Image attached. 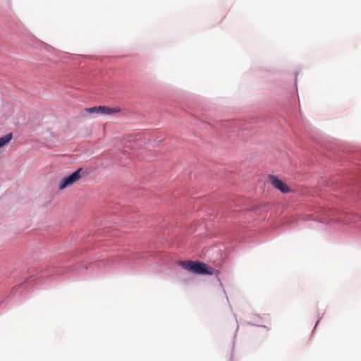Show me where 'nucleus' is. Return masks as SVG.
<instances>
[{
  "label": "nucleus",
  "instance_id": "nucleus-1",
  "mask_svg": "<svg viewBox=\"0 0 361 361\" xmlns=\"http://www.w3.org/2000/svg\"><path fill=\"white\" fill-rule=\"evenodd\" d=\"M178 264L188 271L198 275H213L214 269L207 264L192 260H180Z\"/></svg>",
  "mask_w": 361,
  "mask_h": 361
},
{
  "label": "nucleus",
  "instance_id": "nucleus-2",
  "mask_svg": "<svg viewBox=\"0 0 361 361\" xmlns=\"http://www.w3.org/2000/svg\"><path fill=\"white\" fill-rule=\"evenodd\" d=\"M319 220L325 224L335 221L342 224H347L351 222L349 216H344L343 214H338L334 210L324 208L322 209L319 212Z\"/></svg>",
  "mask_w": 361,
  "mask_h": 361
},
{
  "label": "nucleus",
  "instance_id": "nucleus-3",
  "mask_svg": "<svg viewBox=\"0 0 361 361\" xmlns=\"http://www.w3.org/2000/svg\"><path fill=\"white\" fill-rule=\"evenodd\" d=\"M81 171L82 169H79L70 176L64 177L59 186V190H63L64 188L72 185L74 183L78 180L80 178Z\"/></svg>",
  "mask_w": 361,
  "mask_h": 361
},
{
  "label": "nucleus",
  "instance_id": "nucleus-4",
  "mask_svg": "<svg viewBox=\"0 0 361 361\" xmlns=\"http://www.w3.org/2000/svg\"><path fill=\"white\" fill-rule=\"evenodd\" d=\"M268 180L274 188L279 190L282 193H288L290 192L289 187L276 176L269 175L268 176Z\"/></svg>",
  "mask_w": 361,
  "mask_h": 361
},
{
  "label": "nucleus",
  "instance_id": "nucleus-5",
  "mask_svg": "<svg viewBox=\"0 0 361 361\" xmlns=\"http://www.w3.org/2000/svg\"><path fill=\"white\" fill-rule=\"evenodd\" d=\"M121 110V109L118 106L109 107L106 106H100L99 114L110 115L119 113Z\"/></svg>",
  "mask_w": 361,
  "mask_h": 361
},
{
  "label": "nucleus",
  "instance_id": "nucleus-6",
  "mask_svg": "<svg viewBox=\"0 0 361 361\" xmlns=\"http://www.w3.org/2000/svg\"><path fill=\"white\" fill-rule=\"evenodd\" d=\"M12 133L6 134V135L0 137V148L6 145L12 139Z\"/></svg>",
  "mask_w": 361,
  "mask_h": 361
},
{
  "label": "nucleus",
  "instance_id": "nucleus-7",
  "mask_svg": "<svg viewBox=\"0 0 361 361\" xmlns=\"http://www.w3.org/2000/svg\"><path fill=\"white\" fill-rule=\"evenodd\" d=\"M99 109H100V106L85 109V111L90 114H92V113H99Z\"/></svg>",
  "mask_w": 361,
  "mask_h": 361
}]
</instances>
